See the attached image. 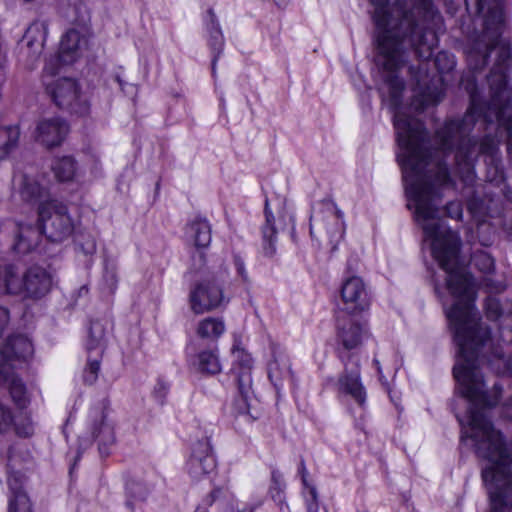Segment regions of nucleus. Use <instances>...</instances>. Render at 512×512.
<instances>
[{"label":"nucleus","mask_w":512,"mask_h":512,"mask_svg":"<svg viewBox=\"0 0 512 512\" xmlns=\"http://www.w3.org/2000/svg\"><path fill=\"white\" fill-rule=\"evenodd\" d=\"M87 364L83 371V382L86 385H93L99 376L100 365L103 354L87 353Z\"/></svg>","instance_id":"39"},{"label":"nucleus","mask_w":512,"mask_h":512,"mask_svg":"<svg viewBox=\"0 0 512 512\" xmlns=\"http://www.w3.org/2000/svg\"><path fill=\"white\" fill-rule=\"evenodd\" d=\"M52 276L40 266H32L24 273L23 295L30 299H40L52 288Z\"/></svg>","instance_id":"16"},{"label":"nucleus","mask_w":512,"mask_h":512,"mask_svg":"<svg viewBox=\"0 0 512 512\" xmlns=\"http://www.w3.org/2000/svg\"><path fill=\"white\" fill-rule=\"evenodd\" d=\"M375 7L373 20L378 30L376 36L377 55L375 63L379 68L381 84L379 92L383 101L387 102L393 112L401 108L405 83L400 77V70L406 63V48L411 47L422 59L421 52L425 49L422 43L411 41L410 33L401 27L403 19L401 6H409L410 0H396L394 19L389 11V0H370Z\"/></svg>","instance_id":"3"},{"label":"nucleus","mask_w":512,"mask_h":512,"mask_svg":"<svg viewBox=\"0 0 512 512\" xmlns=\"http://www.w3.org/2000/svg\"><path fill=\"white\" fill-rule=\"evenodd\" d=\"M13 425L15 426L17 435L21 437H28L33 433V426L29 420L24 424L14 423V416L11 409L0 403V433L9 431Z\"/></svg>","instance_id":"32"},{"label":"nucleus","mask_w":512,"mask_h":512,"mask_svg":"<svg viewBox=\"0 0 512 512\" xmlns=\"http://www.w3.org/2000/svg\"><path fill=\"white\" fill-rule=\"evenodd\" d=\"M42 228L32 225H19L15 238L14 250L18 253L26 254L35 249L41 239Z\"/></svg>","instance_id":"25"},{"label":"nucleus","mask_w":512,"mask_h":512,"mask_svg":"<svg viewBox=\"0 0 512 512\" xmlns=\"http://www.w3.org/2000/svg\"><path fill=\"white\" fill-rule=\"evenodd\" d=\"M153 485L143 479H131L126 484V506L134 512L136 506L144 503L151 491Z\"/></svg>","instance_id":"27"},{"label":"nucleus","mask_w":512,"mask_h":512,"mask_svg":"<svg viewBox=\"0 0 512 512\" xmlns=\"http://www.w3.org/2000/svg\"><path fill=\"white\" fill-rule=\"evenodd\" d=\"M426 70H427V68H426V64L422 63V64L420 65V67H419V74H421V73H422V71H426Z\"/></svg>","instance_id":"57"},{"label":"nucleus","mask_w":512,"mask_h":512,"mask_svg":"<svg viewBox=\"0 0 512 512\" xmlns=\"http://www.w3.org/2000/svg\"><path fill=\"white\" fill-rule=\"evenodd\" d=\"M348 356L340 354L344 369L337 381L339 394L350 396L359 406L366 401V391L361 382L359 360L348 361Z\"/></svg>","instance_id":"12"},{"label":"nucleus","mask_w":512,"mask_h":512,"mask_svg":"<svg viewBox=\"0 0 512 512\" xmlns=\"http://www.w3.org/2000/svg\"><path fill=\"white\" fill-rule=\"evenodd\" d=\"M10 395L14 403L23 408L27 404L26 387L20 378L12 377L9 383Z\"/></svg>","instance_id":"41"},{"label":"nucleus","mask_w":512,"mask_h":512,"mask_svg":"<svg viewBox=\"0 0 512 512\" xmlns=\"http://www.w3.org/2000/svg\"><path fill=\"white\" fill-rule=\"evenodd\" d=\"M470 265L480 272L489 274L494 270V259L487 252L477 250L471 256Z\"/></svg>","instance_id":"40"},{"label":"nucleus","mask_w":512,"mask_h":512,"mask_svg":"<svg viewBox=\"0 0 512 512\" xmlns=\"http://www.w3.org/2000/svg\"><path fill=\"white\" fill-rule=\"evenodd\" d=\"M484 281L486 285L489 286L491 292H500L503 290V285L501 283L495 284L488 277L485 278Z\"/></svg>","instance_id":"53"},{"label":"nucleus","mask_w":512,"mask_h":512,"mask_svg":"<svg viewBox=\"0 0 512 512\" xmlns=\"http://www.w3.org/2000/svg\"><path fill=\"white\" fill-rule=\"evenodd\" d=\"M488 27L484 21L483 32L477 36L469 47L467 60L473 72L482 70L488 63L492 50L497 49L495 64L488 76L490 100L481 102L474 76L467 77L465 89L470 96V107L467 113H477L490 124L509 119L512 120V90L507 87L506 72L511 62L509 43L502 37L505 30V19L492 20Z\"/></svg>","instance_id":"2"},{"label":"nucleus","mask_w":512,"mask_h":512,"mask_svg":"<svg viewBox=\"0 0 512 512\" xmlns=\"http://www.w3.org/2000/svg\"><path fill=\"white\" fill-rule=\"evenodd\" d=\"M205 30L207 34V44L212 53L211 69L212 75L214 76L216 73L217 61L224 50L225 39L219 20L212 8L207 11V17L205 18Z\"/></svg>","instance_id":"17"},{"label":"nucleus","mask_w":512,"mask_h":512,"mask_svg":"<svg viewBox=\"0 0 512 512\" xmlns=\"http://www.w3.org/2000/svg\"><path fill=\"white\" fill-rule=\"evenodd\" d=\"M223 301V290L215 280H202L190 288L189 304L195 314L212 311L221 306Z\"/></svg>","instance_id":"10"},{"label":"nucleus","mask_w":512,"mask_h":512,"mask_svg":"<svg viewBox=\"0 0 512 512\" xmlns=\"http://www.w3.org/2000/svg\"><path fill=\"white\" fill-rule=\"evenodd\" d=\"M91 433L98 444L101 457L108 456L116 443L114 424L102 415L100 421L93 424Z\"/></svg>","instance_id":"21"},{"label":"nucleus","mask_w":512,"mask_h":512,"mask_svg":"<svg viewBox=\"0 0 512 512\" xmlns=\"http://www.w3.org/2000/svg\"><path fill=\"white\" fill-rule=\"evenodd\" d=\"M52 170L59 181H71L76 174V162L72 157L64 156L53 162Z\"/></svg>","instance_id":"37"},{"label":"nucleus","mask_w":512,"mask_h":512,"mask_svg":"<svg viewBox=\"0 0 512 512\" xmlns=\"http://www.w3.org/2000/svg\"><path fill=\"white\" fill-rule=\"evenodd\" d=\"M486 314L489 319L496 320L501 315L500 304L498 300L494 298H488L486 300Z\"/></svg>","instance_id":"48"},{"label":"nucleus","mask_w":512,"mask_h":512,"mask_svg":"<svg viewBox=\"0 0 512 512\" xmlns=\"http://www.w3.org/2000/svg\"><path fill=\"white\" fill-rule=\"evenodd\" d=\"M253 384L247 387L242 386V383H237L238 396L233 402V408L238 415L247 416L252 420L259 417L256 411L257 399L255 397Z\"/></svg>","instance_id":"24"},{"label":"nucleus","mask_w":512,"mask_h":512,"mask_svg":"<svg viewBox=\"0 0 512 512\" xmlns=\"http://www.w3.org/2000/svg\"><path fill=\"white\" fill-rule=\"evenodd\" d=\"M193 367L200 373L215 375L221 372V364L216 350H203L192 361Z\"/></svg>","instance_id":"31"},{"label":"nucleus","mask_w":512,"mask_h":512,"mask_svg":"<svg viewBox=\"0 0 512 512\" xmlns=\"http://www.w3.org/2000/svg\"><path fill=\"white\" fill-rule=\"evenodd\" d=\"M77 247L86 255H93L96 252V241L91 235H82L76 241Z\"/></svg>","instance_id":"43"},{"label":"nucleus","mask_w":512,"mask_h":512,"mask_svg":"<svg viewBox=\"0 0 512 512\" xmlns=\"http://www.w3.org/2000/svg\"><path fill=\"white\" fill-rule=\"evenodd\" d=\"M445 212L452 219H461L463 213L462 205L459 201H451L446 205Z\"/></svg>","instance_id":"49"},{"label":"nucleus","mask_w":512,"mask_h":512,"mask_svg":"<svg viewBox=\"0 0 512 512\" xmlns=\"http://www.w3.org/2000/svg\"><path fill=\"white\" fill-rule=\"evenodd\" d=\"M272 480H273V487L271 489L272 491V497L274 499H278V501L281 503L283 500V488L284 483L281 480V475L277 471L272 472Z\"/></svg>","instance_id":"45"},{"label":"nucleus","mask_w":512,"mask_h":512,"mask_svg":"<svg viewBox=\"0 0 512 512\" xmlns=\"http://www.w3.org/2000/svg\"><path fill=\"white\" fill-rule=\"evenodd\" d=\"M237 512H253L252 510H242V511H237Z\"/></svg>","instance_id":"59"},{"label":"nucleus","mask_w":512,"mask_h":512,"mask_svg":"<svg viewBox=\"0 0 512 512\" xmlns=\"http://www.w3.org/2000/svg\"><path fill=\"white\" fill-rule=\"evenodd\" d=\"M69 132L68 123L60 117L41 120L36 127V140L47 148L59 146Z\"/></svg>","instance_id":"15"},{"label":"nucleus","mask_w":512,"mask_h":512,"mask_svg":"<svg viewBox=\"0 0 512 512\" xmlns=\"http://www.w3.org/2000/svg\"><path fill=\"white\" fill-rule=\"evenodd\" d=\"M108 321H92L86 342L87 353L103 354L107 345Z\"/></svg>","instance_id":"29"},{"label":"nucleus","mask_w":512,"mask_h":512,"mask_svg":"<svg viewBox=\"0 0 512 512\" xmlns=\"http://www.w3.org/2000/svg\"><path fill=\"white\" fill-rule=\"evenodd\" d=\"M221 493V491L219 489L217 490H213L210 495H209V498L207 499V504L211 505L214 500L216 499V497Z\"/></svg>","instance_id":"54"},{"label":"nucleus","mask_w":512,"mask_h":512,"mask_svg":"<svg viewBox=\"0 0 512 512\" xmlns=\"http://www.w3.org/2000/svg\"><path fill=\"white\" fill-rule=\"evenodd\" d=\"M401 27L409 32L414 43H422V60H429L438 46V33L442 28V16L433 0H410L409 6H401Z\"/></svg>","instance_id":"4"},{"label":"nucleus","mask_w":512,"mask_h":512,"mask_svg":"<svg viewBox=\"0 0 512 512\" xmlns=\"http://www.w3.org/2000/svg\"><path fill=\"white\" fill-rule=\"evenodd\" d=\"M298 474L301 476L302 484L305 488L309 490V487H313L307 481L308 471L306 469L305 461L301 458L299 466H298Z\"/></svg>","instance_id":"51"},{"label":"nucleus","mask_w":512,"mask_h":512,"mask_svg":"<svg viewBox=\"0 0 512 512\" xmlns=\"http://www.w3.org/2000/svg\"><path fill=\"white\" fill-rule=\"evenodd\" d=\"M185 234L197 248H206L211 243V226L205 218L196 217L191 220L186 226Z\"/></svg>","instance_id":"26"},{"label":"nucleus","mask_w":512,"mask_h":512,"mask_svg":"<svg viewBox=\"0 0 512 512\" xmlns=\"http://www.w3.org/2000/svg\"><path fill=\"white\" fill-rule=\"evenodd\" d=\"M393 113L407 207L414 208L415 220L425 240L430 241L433 257L446 272L447 289L455 298L453 306L445 311L458 347L459 360L453 371H480L485 362L497 371H512V355L504 358L491 347L490 330L480 322L473 304L474 279L458 267L460 239L439 217L437 206L440 187L451 180L445 158L452 153L456 172L465 185L474 181V162L480 154L486 157L487 180L496 185L504 182L498 145L506 136L505 129L497 122H486L477 113L466 112L461 119L445 122L436 132L437 147L430 149L428 133L420 120L406 114L402 107Z\"/></svg>","instance_id":"1"},{"label":"nucleus","mask_w":512,"mask_h":512,"mask_svg":"<svg viewBox=\"0 0 512 512\" xmlns=\"http://www.w3.org/2000/svg\"><path fill=\"white\" fill-rule=\"evenodd\" d=\"M20 130L17 126L0 127V160H4L17 147Z\"/></svg>","instance_id":"35"},{"label":"nucleus","mask_w":512,"mask_h":512,"mask_svg":"<svg viewBox=\"0 0 512 512\" xmlns=\"http://www.w3.org/2000/svg\"><path fill=\"white\" fill-rule=\"evenodd\" d=\"M48 33V25L45 21H34L26 30L23 42L27 48V55L32 61L39 58Z\"/></svg>","instance_id":"20"},{"label":"nucleus","mask_w":512,"mask_h":512,"mask_svg":"<svg viewBox=\"0 0 512 512\" xmlns=\"http://www.w3.org/2000/svg\"><path fill=\"white\" fill-rule=\"evenodd\" d=\"M233 264L241 281L244 283L249 282V276L245 267L244 259L239 254L233 255Z\"/></svg>","instance_id":"46"},{"label":"nucleus","mask_w":512,"mask_h":512,"mask_svg":"<svg viewBox=\"0 0 512 512\" xmlns=\"http://www.w3.org/2000/svg\"><path fill=\"white\" fill-rule=\"evenodd\" d=\"M225 331V324L222 319L207 317L201 320L197 326V335L202 339L217 340Z\"/></svg>","instance_id":"34"},{"label":"nucleus","mask_w":512,"mask_h":512,"mask_svg":"<svg viewBox=\"0 0 512 512\" xmlns=\"http://www.w3.org/2000/svg\"><path fill=\"white\" fill-rule=\"evenodd\" d=\"M434 65L440 74L448 73L455 67L454 56L448 52H438L434 58Z\"/></svg>","instance_id":"42"},{"label":"nucleus","mask_w":512,"mask_h":512,"mask_svg":"<svg viewBox=\"0 0 512 512\" xmlns=\"http://www.w3.org/2000/svg\"><path fill=\"white\" fill-rule=\"evenodd\" d=\"M44 70L43 83L54 103L59 108L66 109L72 113L79 115L87 114L89 103L87 98L80 92L76 81L67 77L52 80L53 72L51 71L50 75H48L50 70L48 64Z\"/></svg>","instance_id":"6"},{"label":"nucleus","mask_w":512,"mask_h":512,"mask_svg":"<svg viewBox=\"0 0 512 512\" xmlns=\"http://www.w3.org/2000/svg\"><path fill=\"white\" fill-rule=\"evenodd\" d=\"M118 285V267L114 260L106 258L103 264L101 289L113 294Z\"/></svg>","instance_id":"36"},{"label":"nucleus","mask_w":512,"mask_h":512,"mask_svg":"<svg viewBox=\"0 0 512 512\" xmlns=\"http://www.w3.org/2000/svg\"><path fill=\"white\" fill-rule=\"evenodd\" d=\"M169 390L170 384L164 379L159 378L153 389V397L159 404L163 405L165 403Z\"/></svg>","instance_id":"44"},{"label":"nucleus","mask_w":512,"mask_h":512,"mask_svg":"<svg viewBox=\"0 0 512 512\" xmlns=\"http://www.w3.org/2000/svg\"><path fill=\"white\" fill-rule=\"evenodd\" d=\"M46 193V189L35 180L26 176L23 178L20 194L24 201L38 202L45 198Z\"/></svg>","instance_id":"38"},{"label":"nucleus","mask_w":512,"mask_h":512,"mask_svg":"<svg viewBox=\"0 0 512 512\" xmlns=\"http://www.w3.org/2000/svg\"><path fill=\"white\" fill-rule=\"evenodd\" d=\"M232 353L234 356L233 370L236 375L237 383H242V386L244 387H247L249 384H253V360L250 354L239 348H233Z\"/></svg>","instance_id":"30"},{"label":"nucleus","mask_w":512,"mask_h":512,"mask_svg":"<svg viewBox=\"0 0 512 512\" xmlns=\"http://www.w3.org/2000/svg\"><path fill=\"white\" fill-rule=\"evenodd\" d=\"M116 80H117V82H118L119 86L121 87V89H122V90H124V83H123V81L120 79V77H119V76H117V77H116Z\"/></svg>","instance_id":"56"},{"label":"nucleus","mask_w":512,"mask_h":512,"mask_svg":"<svg viewBox=\"0 0 512 512\" xmlns=\"http://www.w3.org/2000/svg\"><path fill=\"white\" fill-rule=\"evenodd\" d=\"M264 216L265 222L261 226V254L265 258L273 259L277 252V234L286 226L287 217L292 223L291 235L294 237V217L288 214L285 200L278 203L276 213H274L270 208L269 200L267 198L265 199Z\"/></svg>","instance_id":"9"},{"label":"nucleus","mask_w":512,"mask_h":512,"mask_svg":"<svg viewBox=\"0 0 512 512\" xmlns=\"http://www.w3.org/2000/svg\"><path fill=\"white\" fill-rule=\"evenodd\" d=\"M14 468V456L10 451L8 458V485L12 496L9 499L8 512H33L30 499L22 490L24 476Z\"/></svg>","instance_id":"14"},{"label":"nucleus","mask_w":512,"mask_h":512,"mask_svg":"<svg viewBox=\"0 0 512 512\" xmlns=\"http://www.w3.org/2000/svg\"><path fill=\"white\" fill-rule=\"evenodd\" d=\"M216 461L212 452L210 440L205 437L192 446L190 457L186 463L189 475L200 479L214 470Z\"/></svg>","instance_id":"13"},{"label":"nucleus","mask_w":512,"mask_h":512,"mask_svg":"<svg viewBox=\"0 0 512 512\" xmlns=\"http://www.w3.org/2000/svg\"><path fill=\"white\" fill-rule=\"evenodd\" d=\"M9 311L5 307L0 306V336L4 332L9 322Z\"/></svg>","instance_id":"52"},{"label":"nucleus","mask_w":512,"mask_h":512,"mask_svg":"<svg viewBox=\"0 0 512 512\" xmlns=\"http://www.w3.org/2000/svg\"><path fill=\"white\" fill-rule=\"evenodd\" d=\"M416 85L420 90L419 97L416 96L413 105L417 111H422L429 105L437 104L443 97L442 89L437 87V84L442 81V78L438 76L432 79L433 89L428 85L426 77L415 76Z\"/></svg>","instance_id":"22"},{"label":"nucleus","mask_w":512,"mask_h":512,"mask_svg":"<svg viewBox=\"0 0 512 512\" xmlns=\"http://www.w3.org/2000/svg\"><path fill=\"white\" fill-rule=\"evenodd\" d=\"M342 218L343 214L332 201H321L310 216V236L319 244L327 242L331 250H335L344 234Z\"/></svg>","instance_id":"5"},{"label":"nucleus","mask_w":512,"mask_h":512,"mask_svg":"<svg viewBox=\"0 0 512 512\" xmlns=\"http://www.w3.org/2000/svg\"><path fill=\"white\" fill-rule=\"evenodd\" d=\"M504 195L507 198V200L512 202V190L511 189H509L508 187H505Z\"/></svg>","instance_id":"55"},{"label":"nucleus","mask_w":512,"mask_h":512,"mask_svg":"<svg viewBox=\"0 0 512 512\" xmlns=\"http://www.w3.org/2000/svg\"><path fill=\"white\" fill-rule=\"evenodd\" d=\"M5 365L3 363H0V374H4L5 373Z\"/></svg>","instance_id":"58"},{"label":"nucleus","mask_w":512,"mask_h":512,"mask_svg":"<svg viewBox=\"0 0 512 512\" xmlns=\"http://www.w3.org/2000/svg\"><path fill=\"white\" fill-rule=\"evenodd\" d=\"M268 377L277 392L283 387L285 381L292 380L289 357L278 347L272 349V358L268 363Z\"/></svg>","instance_id":"18"},{"label":"nucleus","mask_w":512,"mask_h":512,"mask_svg":"<svg viewBox=\"0 0 512 512\" xmlns=\"http://www.w3.org/2000/svg\"><path fill=\"white\" fill-rule=\"evenodd\" d=\"M499 126L504 127L507 138L508 152L512 154V120L507 119L497 122Z\"/></svg>","instance_id":"50"},{"label":"nucleus","mask_w":512,"mask_h":512,"mask_svg":"<svg viewBox=\"0 0 512 512\" xmlns=\"http://www.w3.org/2000/svg\"><path fill=\"white\" fill-rule=\"evenodd\" d=\"M87 39L76 29L68 30L62 37L59 47V61L63 64L74 63L81 55Z\"/></svg>","instance_id":"19"},{"label":"nucleus","mask_w":512,"mask_h":512,"mask_svg":"<svg viewBox=\"0 0 512 512\" xmlns=\"http://www.w3.org/2000/svg\"><path fill=\"white\" fill-rule=\"evenodd\" d=\"M306 509L307 512H318V493L316 487H309L308 494L306 495Z\"/></svg>","instance_id":"47"},{"label":"nucleus","mask_w":512,"mask_h":512,"mask_svg":"<svg viewBox=\"0 0 512 512\" xmlns=\"http://www.w3.org/2000/svg\"><path fill=\"white\" fill-rule=\"evenodd\" d=\"M24 274L20 275L13 265L0 267V293L23 294Z\"/></svg>","instance_id":"28"},{"label":"nucleus","mask_w":512,"mask_h":512,"mask_svg":"<svg viewBox=\"0 0 512 512\" xmlns=\"http://www.w3.org/2000/svg\"><path fill=\"white\" fill-rule=\"evenodd\" d=\"M199 257H200V258H203V253H201V252H200V253H199Z\"/></svg>","instance_id":"60"},{"label":"nucleus","mask_w":512,"mask_h":512,"mask_svg":"<svg viewBox=\"0 0 512 512\" xmlns=\"http://www.w3.org/2000/svg\"><path fill=\"white\" fill-rule=\"evenodd\" d=\"M471 2L475 5L478 14H483L486 11L484 21H487L488 26L493 19L499 21V19L504 16L502 0H465L467 8Z\"/></svg>","instance_id":"33"},{"label":"nucleus","mask_w":512,"mask_h":512,"mask_svg":"<svg viewBox=\"0 0 512 512\" xmlns=\"http://www.w3.org/2000/svg\"><path fill=\"white\" fill-rule=\"evenodd\" d=\"M33 345L24 335H15L7 339L1 350L5 360H27L33 354Z\"/></svg>","instance_id":"23"},{"label":"nucleus","mask_w":512,"mask_h":512,"mask_svg":"<svg viewBox=\"0 0 512 512\" xmlns=\"http://www.w3.org/2000/svg\"><path fill=\"white\" fill-rule=\"evenodd\" d=\"M369 337L367 322L358 315L338 314L336 317V351L348 356V361L358 360L355 356L364 341Z\"/></svg>","instance_id":"7"},{"label":"nucleus","mask_w":512,"mask_h":512,"mask_svg":"<svg viewBox=\"0 0 512 512\" xmlns=\"http://www.w3.org/2000/svg\"><path fill=\"white\" fill-rule=\"evenodd\" d=\"M43 234L52 242H62L74 230V224L65 204L58 200L41 202L38 209Z\"/></svg>","instance_id":"8"},{"label":"nucleus","mask_w":512,"mask_h":512,"mask_svg":"<svg viewBox=\"0 0 512 512\" xmlns=\"http://www.w3.org/2000/svg\"><path fill=\"white\" fill-rule=\"evenodd\" d=\"M341 304L338 314L358 315L369 307L366 285L358 276L348 277L340 290Z\"/></svg>","instance_id":"11"}]
</instances>
